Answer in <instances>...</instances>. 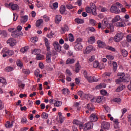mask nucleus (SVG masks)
I'll use <instances>...</instances> for the list:
<instances>
[{"mask_svg": "<svg viewBox=\"0 0 131 131\" xmlns=\"http://www.w3.org/2000/svg\"><path fill=\"white\" fill-rule=\"evenodd\" d=\"M83 75L85 79H86L88 82H90V83L99 81V79L96 78L95 76L93 77L88 75V72L86 71H84Z\"/></svg>", "mask_w": 131, "mask_h": 131, "instance_id": "f257e3e1", "label": "nucleus"}, {"mask_svg": "<svg viewBox=\"0 0 131 131\" xmlns=\"http://www.w3.org/2000/svg\"><path fill=\"white\" fill-rule=\"evenodd\" d=\"M124 36V34H123V33H118L114 37V41H115V42H119V41H121V40L123 39Z\"/></svg>", "mask_w": 131, "mask_h": 131, "instance_id": "f03ea898", "label": "nucleus"}, {"mask_svg": "<svg viewBox=\"0 0 131 131\" xmlns=\"http://www.w3.org/2000/svg\"><path fill=\"white\" fill-rule=\"evenodd\" d=\"M117 76L119 78L116 80V83H120V82H123L124 77L125 74L124 73H118Z\"/></svg>", "mask_w": 131, "mask_h": 131, "instance_id": "7ed1b4c3", "label": "nucleus"}, {"mask_svg": "<svg viewBox=\"0 0 131 131\" xmlns=\"http://www.w3.org/2000/svg\"><path fill=\"white\" fill-rule=\"evenodd\" d=\"M53 46L56 52H61L62 50L61 45H60L58 41H54L53 42Z\"/></svg>", "mask_w": 131, "mask_h": 131, "instance_id": "20e7f679", "label": "nucleus"}, {"mask_svg": "<svg viewBox=\"0 0 131 131\" xmlns=\"http://www.w3.org/2000/svg\"><path fill=\"white\" fill-rule=\"evenodd\" d=\"M93 126H94V123H93L92 122L85 123L84 125V130H89V129L92 128Z\"/></svg>", "mask_w": 131, "mask_h": 131, "instance_id": "39448f33", "label": "nucleus"}, {"mask_svg": "<svg viewBox=\"0 0 131 131\" xmlns=\"http://www.w3.org/2000/svg\"><path fill=\"white\" fill-rule=\"evenodd\" d=\"M93 51H96V48L93 47V46H89L86 48L85 52H84V54H90Z\"/></svg>", "mask_w": 131, "mask_h": 131, "instance_id": "423d86ee", "label": "nucleus"}, {"mask_svg": "<svg viewBox=\"0 0 131 131\" xmlns=\"http://www.w3.org/2000/svg\"><path fill=\"white\" fill-rule=\"evenodd\" d=\"M9 6L10 7L12 11H18L19 10V6H18L17 4L10 3H9Z\"/></svg>", "mask_w": 131, "mask_h": 131, "instance_id": "0eeeda50", "label": "nucleus"}, {"mask_svg": "<svg viewBox=\"0 0 131 131\" xmlns=\"http://www.w3.org/2000/svg\"><path fill=\"white\" fill-rule=\"evenodd\" d=\"M98 119V116L96 114H92L90 116V120L91 122H96Z\"/></svg>", "mask_w": 131, "mask_h": 131, "instance_id": "6e6552de", "label": "nucleus"}, {"mask_svg": "<svg viewBox=\"0 0 131 131\" xmlns=\"http://www.w3.org/2000/svg\"><path fill=\"white\" fill-rule=\"evenodd\" d=\"M110 12H111V13H115V14H119L120 10H117V7L112 6L110 9Z\"/></svg>", "mask_w": 131, "mask_h": 131, "instance_id": "1a4fd4ad", "label": "nucleus"}, {"mask_svg": "<svg viewBox=\"0 0 131 131\" xmlns=\"http://www.w3.org/2000/svg\"><path fill=\"white\" fill-rule=\"evenodd\" d=\"M7 43H9L11 47H14L16 43H17V41L15 39L11 38L7 41Z\"/></svg>", "mask_w": 131, "mask_h": 131, "instance_id": "9d476101", "label": "nucleus"}, {"mask_svg": "<svg viewBox=\"0 0 131 131\" xmlns=\"http://www.w3.org/2000/svg\"><path fill=\"white\" fill-rule=\"evenodd\" d=\"M44 41L45 46L47 48V51L48 52H50L51 47H50V42L49 41V39L47 38H45Z\"/></svg>", "mask_w": 131, "mask_h": 131, "instance_id": "9b49d317", "label": "nucleus"}, {"mask_svg": "<svg viewBox=\"0 0 131 131\" xmlns=\"http://www.w3.org/2000/svg\"><path fill=\"white\" fill-rule=\"evenodd\" d=\"M101 24L102 25V30H104V29L106 28L108 25V20L107 19V18H104L102 21Z\"/></svg>", "mask_w": 131, "mask_h": 131, "instance_id": "f8f14e48", "label": "nucleus"}, {"mask_svg": "<svg viewBox=\"0 0 131 131\" xmlns=\"http://www.w3.org/2000/svg\"><path fill=\"white\" fill-rule=\"evenodd\" d=\"M62 21V16L56 15L55 18V22L56 24H59Z\"/></svg>", "mask_w": 131, "mask_h": 131, "instance_id": "ddd939ff", "label": "nucleus"}, {"mask_svg": "<svg viewBox=\"0 0 131 131\" xmlns=\"http://www.w3.org/2000/svg\"><path fill=\"white\" fill-rule=\"evenodd\" d=\"M107 85L104 83H101L99 85L96 86V90H101V89H105Z\"/></svg>", "mask_w": 131, "mask_h": 131, "instance_id": "4468645a", "label": "nucleus"}, {"mask_svg": "<svg viewBox=\"0 0 131 131\" xmlns=\"http://www.w3.org/2000/svg\"><path fill=\"white\" fill-rule=\"evenodd\" d=\"M120 20H121V17L119 15H116L112 19V23H116V22H118V21H120Z\"/></svg>", "mask_w": 131, "mask_h": 131, "instance_id": "2eb2a0df", "label": "nucleus"}, {"mask_svg": "<svg viewBox=\"0 0 131 131\" xmlns=\"http://www.w3.org/2000/svg\"><path fill=\"white\" fill-rule=\"evenodd\" d=\"M115 26L117 27H125V23L123 21L117 22L115 24Z\"/></svg>", "mask_w": 131, "mask_h": 131, "instance_id": "dca6fc26", "label": "nucleus"}, {"mask_svg": "<svg viewBox=\"0 0 131 131\" xmlns=\"http://www.w3.org/2000/svg\"><path fill=\"white\" fill-rule=\"evenodd\" d=\"M97 44L99 48H105V47L106 46V44L105 43V42L100 40H97Z\"/></svg>", "mask_w": 131, "mask_h": 131, "instance_id": "f3484780", "label": "nucleus"}, {"mask_svg": "<svg viewBox=\"0 0 131 131\" xmlns=\"http://www.w3.org/2000/svg\"><path fill=\"white\" fill-rule=\"evenodd\" d=\"M82 45H81V43H77L75 46V50H76V51H80L81 50H82Z\"/></svg>", "mask_w": 131, "mask_h": 131, "instance_id": "a211bd4d", "label": "nucleus"}, {"mask_svg": "<svg viewBox=\"0 0 131 131\" xmlns=\"http://www.w3.org/2000/svg\"><path fill=\"white\" fill-rule=\"evenodd\" d=\"M129 80H130V75L128 74H126L125 75L123 82H129Z\"/></svg>", "mask_w": 131, "mask_h": 131, "instance_id": "6ab92c4d", "label": "nucleus"}, {"mask_svg": "<svg viewBox=\"0 0 131 131\" xmlns=\"http://www.w3.org/2000/svg\"><path fill=\"white\" fill-rule=\"evenodd\" d=\"M27 21H28V16L27 15L21 16L20 19L21 23L24 24L26 23V22H27Z\"/></svg>", "mask_w": 131, "mask_h": 131, "instance_id": "aec40b11", "label": "nucleus"}, {"mask_svg": "<svg viewBox=\"0 0 131 131\" xmlns=\"http://www.w3.org/2000/svg\"><path fill=\"white\" fill-rule=\"evenodd\" d=\"M86 107L89 111H94V110H95V107H94V105H93V104L92 103L88 104Z\"/></svg>", "mask_w": 131, "mask_h": 131, "instance_id": "412c9836", "label": "nucleus"}, {"mask_svg": "<svg viewBox=\"0 0 131 131\" xmlns=\"http://www.w3.org/2000/svg\"><path fill=\"white\" fill-rule=\"evenodd\" d=\"M8 31L9 32H12L11 34L12 36H15V35H18V33H17V31H14V28H10L8 29Z\"/></svg>", "mask_w": 131, "mask_h": 131, "instance_id": "4be33fe9", "label": "nucleus"}, {"mask_svg": "<svg viewBox=\"0 0 131 131\" xmlns=\"http://www.w3.org/2000/svg\"><path fill=\"white\" fill-rule=\"evenodd\" d=\"M69 30V28H68V26L64 25V27L61 28V33L62 34L65 33L66 31H68Z\"/></svg>", "mask_w": 131, "mask_h": 131, "instance_id": "5701e85b", "label": "nucleus"}, {"mask_svg": "<svg viewBox=\"0 0 131 131\" xmlns=\"http://www.w3.org/2000/svg\"><path fill=\"white\" fill-rule=\"evenodd\" d=\"M105 101V98L103 96H98L96 99V102L98 103L103 102Z\"/></svg>", "mask_w": 131, "mask_h": 131, "instance_id": "b1692460", "label": "nucleus"}, {"mask_svg": "<svg viewBox=\"0 0 131 131\" xmlns=\"http://www.w3.org/2000/svg\"><path fill=\"white\" fill-rule=\"evenodd\" d=\"M42 23H43V19H38L36 22V27H39V26L41 25Z\"/></svg>", "mask_w": 131, "mask_h": 131, "instance_id": "393cba45", "label": "nucleus"}, {"mask_svg": "<svg viewBox=\"0 0 131 131\" xmlns=\"http://www.w3.org/2000/svg\"><path fill=\"white\" fill-rule=\"evenodd\" d=\"M5 126L7 128H10V127H12V126H13V122H10L9 121H7L5 124Z\"/></svg>", "mask_w": 131, "mask_h": 131, "instance_id": "a878e982", "label": "nucleus"}, {"mask_svg": "<svg viewBox=\"0 0 131 131\" xmlns=\"http://www.w3.org/2000/svg\"><path fill=\"white\" fill-rule=\"evenodd\" d=\"M54 35H55V32L51 31L49 33L47 34V37L48 38H53Z\"/></svg>", "mask_w": 131, "mask_h": 131, "instance_id": "bb28decb", "label": "nucleus"}, {"mask_svg": "<svg viewBox=\"0 0 131 131\" xmlns=\"http://www.w3.org/2000/svg\"><path fill=\"white\" fill-rule=\"evenodd\" d=\"M61 92H62V94L63 95H66L67 96V95H69L70 91L68 90L67 88H64L62 90Z\"/></svg>", "mask_w": 131, "mask_h": 131, "instance_id": "cd10ccee", "label": "nucleus"}, {"mask_svg": "<svg viewBox=\"0 0 131 131\" xmlns=\"http://www.w3.org/2000/svg\"><path fill=\"white\" fill-rule=\"evenodd\" d=\"M79 70H80V65L79 64V63H77L75 65V71L76 73H78V72H79Z\"/></svg>", "mask_w": 131, "mask_h": 131, "instance_id": "c85d7f7f", "label": "nucleus"}, {"mask_svg": "<svg viewBox=\"0 0 131 131\" xmlns=\"http://www.w3.org/2000/svg\"><path fill=\"white\" fill-rule=\"evenodd\" d=\"M59 11H60V14H64L66 11V8L65 7V6L62 5L60 7Z\"/></svg>", "mask_w": 131, "mask_h": 131, "instance_id": "c756f323", "label": "nucleus"}, {"mask_svg": "<svg viewBox=\"0 0 131 131\" xmlns=\"http://www.w3.org/2000/svg\"><path fill=\"white\" fill-rule=\"evenodd\" d=\"M95 40H96V38L94 36H91L88 39L89 43H94L95 42Z\"/></svg>", "mask_w": 131, "mask_h": 131, "instance_id": "7c9ffc66", "label": "nucleus"}, {"mask_svg": "<svg viewBox=\"0 0 131 131\" xmlns=\"http://www.w3.org/2000/svg\"><path fill=\"white\" fill-rule=\"evenodd\" d=\"M75 62L74 58H68L66 61V64H73Z\"/></svg>", "mask_w": 131, "mask_h": 131, "instance_id": "2f4dec72", "label": "nucleus"}, {"mask_svg": "<svg viewBox=\"0 0 131 131\" xmlns=\"http://www.w3.org/2000/svg\"><path fill=\"white\" fill-rule=\"evenodd\" d=\"M36 60H43V59H45V56L40 54H39L36 55Z\"/></svg>", "mask_w": 131, "mask_h": 131, "instance_id": "473e14b6", "label": "nucleus"}, {"mask_svg": "<svg viewBox=\"0 0 131 131\" xmlns=\"http://www.w3.org/2000/svg\"><path fill=\"white\" fill-rule=\"evenodd\" d=\"M121 54H122V55L124 57H127L128 55V52L125 50V49H123L121 51Z\"/></svg>", "mask_w": 131, "mask_h": 131, "instance_id": "72a5a7b5", "label": "nucleus"}, {"mask_svg": "<svg viewBox=\"0 0 131 131\" xmlns=\"http://www.w3.org/2000/svg\"><path fill=\"white\" fill-rule=\"evenodd\" d=\"M40 52H41L40 50L34 49L32 51V53L34 55H36V56H37L38 54H40Z\"/></svg>", "mask_w": 131, "mask_h": 131, "instance_id": "f704fd0d", "label": "nucleus"}, {"mask_svg": "<svg viewBox=\"0 0 131 131\" xmlns=\"http://www.w3.org/2000/svg\"><path fill=\"white\" fill-rule=\"evenodd\" d=\"M75 21L78 24H83L84 23V20L83 19H79V18H76Z\"/></svg>", "mask_w": 131, "mask_h": 131, "instance_id": "c9c22d12", "label": "nucleus"}, {"mask_svg": "<svg viewBox=\"0 0 131 131\" xmlns=\"http://www.w3.org/2000/svg\"><path fill=\"white\" fill-rule=\"evenodd\" d=\"M51 54L47 53L46 57V62L47 63H51Z\"/></svg>", "mask_w": 131, "mask_h": 131, "instance_id": "e433bc0d", "label": "nucleus"}, {"mask_svg": "<svg viewBox=\"0 0 131 131\" xmlns=\"http://www.w3.org/2000/svg\"><path fill=\"white\" fill-rule=\"evenodd\" d=\"M113 69H114V72H116V71L117 70V63L115 61H114L113 62Z\"/></svg>", "mask_w": 131, "mask_h": 131, "instance_id": "4c0bfd02", "label": "nucleus"}, {"mask_svg": "<svg viewBox=\"0 0 131 131\" xmlns=\"http://www.w3.org/2000/svg\"><path fill=\"white\" fill-rule=\"evenodd\" d=\"M61 105H62V102L60 101H57L54 104V106H55V107H60V106H61Z\"/></svg>", "mask_w": 131, "mask_h": 131, "instance_id": "58836bf2", "label": "nucleus"}, {"mask_svg": "<svg viewBox=\"0 0 131 131\" xmlns=\"http://www.w3.org/2000/svg\"><path fill=\"white\" fill-rule=\"evenodd\" d=\"M14 70V68L11 67H8L5 68V71L6 72H11V71H13Z\"/></svg>", "mask_w": 131, "mask_h": 131, "instance_id": "ea45409f", "label": "nucleus"}, {"mask_svg": "<svg viewBox=\"0 0 131 131\" xmlns=\"http://www.w3.org/2000/svg\"><path fill=\"white\" fill-rule=\"evenodd\" d=\"M16 64L18 67H23V63H22V61H21V60L19 59H17L16 61Z\"/></svg>", "mask_w": 131, "mask_h": 131, "instance_id": "a19ab883", "label": "nucleus"}, {"mask_svg": "<svg viewBox=\"0 0 131 131\" xmlns=\"http://www.w3.org/2000/svg\"><path fill=\"white\" fill-rule=\"evenodd\" d=\"M28 49H29L28 47H25L22 48L20 49V52L21 53H26V52L28 51Z\"/></svg>", "mask_w": 131, "mask_h": 131, "instance_id": "79ce46f5", "label": "nucleus"}, {"mask_svg": "<svg viewBox=\"0 0 131 131\" xmlns=\"http://www.w3.org/2000/svg\"><path fill=\"white\" fill-rule=\"evenodd\" d=\"M105 49H106V50H109V51H112V52H115V51H116L115 48L111 46H107L106 47Z\"/></svg>", "mask_w": 131, "mask_h": 131, "instance_id": "37998d69", "label": "nucleus"}, {"mask_svg": "<svg viewBox=\"0 0 131 131\" xmlns=\"http://www.w3.org/2000/svg\"><path fill=\"white\" fill-rule=\"evenodd\" d=\"M48 115L47 114V113L43 112L41 115V118H43V119H48Z\"/></svg>", "mask_w": 131, "mask_h": 131, "instance_id": "c03bdc74", "label": "nucleus"}, {"mask_svg": "<svg viewBox=\"0 0 131 131\" xmlns=\"http://www.w3.org/2000/svg\"><path fill=\"white\" fill-rule=\"evenodd\" d=\"M91 13L94 16H97V9H96V8H92L91 9Z\"/></svg>", "mask_w": 131, "mask_h": 131, "instance_id": "a18cd8bd", "label": "nucleus"}, {"mask_svg": "<svg viewBox=\"0 0 131 131\" xmlns=\"http://www.w3.org/2000/svg\"><path fill=\"white\" fill-rule=\"evenodd\" d=\"M110 127V123L108 122H105L103 126V128H104V129H108V128H109Z\"/></svg>", "mask_w": 131, "mask_h": 131, "instance_id": "49530a36", "label": "nucleus"}, {"mask_svg": "<svg viewBox=\"0 0 131 131\" xmlns=\"http://www.w3.org/2000/svg\"><path fill=\"white\" fill-rule=\"evenodd\" d=\"M0 82L5 85L7 84V80L4 78H0Z\"/></svg>", "mask_w": 131, "mask_h": 131, "instance_id": "de8ad7c7", "label": "nucleus"}, {"mask_svg": "<svg viewBox=\"0 0 131 131\" xmlns=\"http://www.w3.org/2000/svg\"><path fill=\"white\" fill-rule=\"evenodd\" d=\"M89 21L90 24L92 25V26H95L96 25V20L94 19L91 18L89 19Z\"/></svg>", "mask_w": 131, "mask_h": 131, "instance_id": "09e8293b", "label": "nucleus"}, {"mask_svg": "<svg viewBox=\"0 0 131 131\" xmlns=\"http://www.w3.org/2000/svg\"><path fill=\"white\" fill-rule=\"evenodd\" d=\"M52 6L53 8V9H54V10H56V9H58L59 3H58V2H55L53 4Z\"/></svg>", "mask_w": 131, "mask_h": 131, "instance_id": "8fccbe9b", "label": "nucleus"}, {"mask_svg": "<svg viewBox=\"0 0 131 131\" xmlns=\"http://www.w3.org/2000/svg\"><path fill=\"white\" fill-rule=\"evenodd\" d=\"M38 40V38L37 37H34L31 38V41L32 42H36Z\"/></svg>", "mask_w": 131, "mask_h": 131, "instance_id": "3c124183", "label": "nucleus"}, {"mask_svg": "<svg viewBox=\"0 0 131 131\" xmlns=\"http://www.w3.org/2000/svg\"><path fill=\"white\" fill-rule=\"evenodd\" d=\"M69 39L70 41H73L74 40V38L73 37V35L72 34H69Z\"/></svg>", "mask_w": 131, "mask_h": 131, "instance_id": "603ef678", "label": "nucleus"}, {"mask_svg": "<svg viewBox=\"0 0 131 131\" xmlns=\"http://www.w3.org/2000/svg\"><path fill=\"white\" fill-rule=\"evenodd\" d=\"M99 67V61H95L93 62V67L94 68H97Z\"/></svg>", "mask_w": 131, "mask_h": 131, "instance_id": "864d4df0", "label": "nucleus"}, {"mask_svg": "<svg viewBox=\"0 0 131 131\" xmlns=\"http://www.w3.org/2000/svg\"><path fill=\"white\" fill-rule=\"evenodd\" d=\"M100 94L102 95V96H106L108 93L107 92V91L105 90H102L100 91Z\"/></svg>", "mask_w": 131, "mask_h": 131, "instance_id": "5fc2aeb1", "label": "nucleus"}, {"mask_svg": "<svg viewBox=\"0 0 131 131\" xmlns=\"http://www.w3.org/2000/svg\"><path fill=\"white\" fill-rule=\"evenodd\" d=\"M27 119L26 118H22L21 119V123H23L24 124H26L27 122H28Z\"/></svg>", "mask_w": 131, "mask_h": 131, "instance_id": "6e6d98bb", "label": "nucleus"}, {"mask_svg": "<svg viewBox=\"0 0 131 131\" xmlns=\"http://www.w3.org/2000/svg\"><path fill=\"white\" fill-rule=\"evenodd\" d=\"M106 58L108 60L110 61H111L112 60H114V56L109 55H106Z\"/></svg>", "mask_w": 131, "mask_h": 131, "instance_id": "4d7b16f0", "label": "nucleus"}, {"mask_svg": "<svg viewBox=\"0 0 131 131\" xmlns=\"http://www.w3.org/2000/svg\"><path fill=\"white\" fill-rule=\"evenodd\" d=\"M109 29H110L111 31L112 32H114V26L112 24H110L108 26Z\"/></svg>", "mask_w": 131, "mask_h": 131, "instance_id": "13d9d810", "label": "nucleus"}, {"mask_svg": "<svg viewBox=\"0 0 131 131\" xmlns=\"http://www.w3.org/2000/svg\"><path fill=\"white\" fill-rule=\"evenodd\" d=\"M39 73H40V71L38 69L36 70L34 72V75H35V76H36V77H38V75H39Z\"/></svg>", "mask_w": 131, "mask_h": 131, "instance_id": "bf43d9fd", "label": "nucleus"}, {"mask_svg": "<svg viewBox=\"0 0 131 131\" xmlns=\"http://www.w3.org/2000/svg\"><path fill=\"white\" fill-rule=\"evenodd\" d=\"M74 124H76V125H79L81 123V122L78 121V120H74L73 121Z\"/></svg>", "mask_w": 131, "mask_h": 131, "instance_id": "052dcab7", "label": "nucleus"}, {"mask_svg": "<svg viewBox=\"0 0 131 131\" xmlns=\"http://www.w3.org/2000/svg\"><path fill=\"white\" fill-rule=\"evenodd\" d=\"M43 18L44 19L45 21H46V22H49V21H50V17L47 15L43 16Z\"/></svg>", "mask_w": 131, "mask_h": 131, "instance_id": "680f3d73", "label": "nucleus"}, {"mask_svg": "<svg viewBox=\"0 0 131 131\" xmlns=\"http://www.w3.org/2000/svg\"><path fill=\"white\" fill-rule=\"evenodd\" d=\"M64 120H65V118L64 117H59V121L60 123H63L64 122Z\"/></svg>", "mask_w": 131, "mask_h": 131, "instance_id": "e2e57ef3", "label": "nucleus"}, {"mask_svg": "<svg viewBox=\"0 0 131 131\" xmlns=\"http://www.w3.org/2000/svg\"><path fill=\"white\" fill-rule=\"evenodd\" d=\"M23 73L25 74H30V71L28 70L27 69H23Z\"/></svg>", "mask_w": 131, "mask_h": 131, "instance_id": "0e129e2a", "label": "nucleus"}, {"mask_svg": "<svg viewBox=\"0 0 131 131\" xmlns=\"http://www.w3.org/2000/svg\"><path fill=\"white\" fill-rule=\"evenodd\" d=\"M126 40L128 42H131V34H129L127 35Z\"/></svg>", "mask_w": 131, "mask_h": 131, "instance_id": "69168bd1", "label": "nucleus"}, {"mask_svg": "<svg viewBox=\"0 0 131 131\" xmlns=\"http://www.w3.org/2000/svg\"><path fill=\"white\" fill-rule=\"evenodd\" d=\"M85 11H86V13H88L90 14L91 13L92 9L91 8H90V7H87L85 8Z\"/></svg>", "mask_w": 131, "mask_h": 131, "instance_id": "338daca9", "label": "nucleus"}, {"mask_svg": "<svg viewBox=\"0 0 131 131\" xmlns=\"http://www.w3.org/2000/svg\"><path fill=\"white\" fill-rule=\"evenodd\" d=\"M14 51L12 50H8L7 52V54L9 55V56H12V55H14Z\"/></svg>", "mask_w": 131, "mask_h": 131, "instance_id": "774afa93", "label": "nucleus"}]
</instances>
